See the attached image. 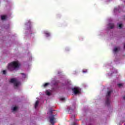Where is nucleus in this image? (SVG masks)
I'll return each instance as SVG.
<instances>
[{"instance_id": "1", "label": "nucleus", "mask_w": 125, "mask_h": 125, "mask_svg": "<svg viewBox=\"0 0 125 125\" xmlns=\"http://www.w3.org/2000/svg\"><path fill=\"white\" fill-rule=\"evenodd\" d=\"M20 63L18 61H14L8 63L7 66V69L8 71L10 72H13V71H15L16 69H18L20 67Z\"/></svg>"}, {"instance_id": "2", "label": "nucleus", "mask_w": 125, "mask_h": 125, "mask_svg": "<svg viewBox=\"0 0 125 125\" xmlns=\"http://www.w3.org/2000/svg\"><path fill=\"white\" fill-rule=\"evenodd\" d=\"M10 83H14V86L15 87H18V85L20 84V82L18 81L16 79L13 78L10 80Z\"/></svg>"}, {"instance_id": "3", "label": "nucleus", "mask_w": 125, "mask_h": 125, "mask_svg": "<svg viewBox=\"0 0 125 125\" xmlns=\"http://www.w3.org/2000/svg\"><path fill=\"white\" fill-rule=\"evenodd\" d=\"M112 92H113V91H108L106 95V100L105 101V104L106 105H107V106L110 105V96H111V93H112Z\"/></svg>"}, {"instance_id": "4", "label": "nucleus", "mask_w": 125, "mask_h": 125, "mask_svg": "<svg viewBox=\"0 0 125 125\" xmlns=\"http://www.w3.org/2000/svg\"><path fill=\"white\" fill-rule=\"evenodd\" d=\"M49 122L52 125H54L55 124V121L56 119L55 118V115H51L49 116Z\"/></svg>"}, {"instance_id": "5", "label": "nucleus", "mask_w": 125, "mask_h": 125, "mask_svg": "<svg viewBox=\"0 0 125 125\" xmlns=\"http://www.w3.org/2000/svg\"><path fill=\"white\" fill-rule=\"evenodd\" d=\"M72 90L74 93V94H79L81 93V88L79 87H74L72 88Z\"/></svg>"}, {"instance_id": "6", "label": "nucleus", "mask_w": 125, "mask_h": 125, "mask_svg": "<svg viewBox=\"0 0 125 125\" xmlns=\"http://www.w3.org/2000/svg\"><path fill=\"white\" fill-rule=\"evenodd\" d=\"M26 26L28 28V30L31 29V21H28V23H26Z\"/></svg>"}, {"instance_id": "7", "label": "nucleus", "mask_w": 125, "mask_h": 125, "mask_svg": "<svg viewBox=\"0 0 125 125\" xmlns=\"http://www.w3.org/2000/svg\"><path fill=\"white\" fill-rule=\"evenodd\" d=\"M108 27L110 28V29H113V28L115 27V24L114 23H109Z\"/></svg>"}, {"instance_id": "8", "label": "nucleus", "mask_w": 125, "mask_h": 125, "mask_svg": "<svg viewBox=\"0 0 125 125\" xmlns=\"http://www.w3.org/2000/svg\"><path fill=\"white\" fill-rule=\"evenodd\" d=\"M44 34L46 35V37H49L50 36V33L47 31H45Z\"/></svg>"}, {"instance_id": "9", "label": "nucleus", "mask_w": 125, "mask_h": 125, "mask_svg": "<svg viewBox=\"0 0 125 125\" xmlns=\"http://www.w3.org/2000/svg\"><path fill=\"white\" fill-rule=\"evenodd\" d=\"M38 105H39V101H37L35 104V108H37V107H38Z\"/></svg>"}, {"instance_id": "10", "label": "nucleus", "mask_w": 125, "mask_h": 125, "mask_svg": "<svg viewBox=\"0 0 125 125\" xmlns=\"http://www.w3.org/2000/svg\"><path fill=\"white\" fill-rule=\"evenodd\" d=\"M6 18V16H2L1 17V20H5Z\"/></svg>"}, {"instance_id": "11", "label": "nucleus", "mask_w": 125, "mask_h": 125, "mask_svg": "<svg viewBox=\"0 0 125 125\" xmlns=\"http://www.w3.org/2000/svg\"><path fill=\"white\" fill-rule=\"evenodd\" d=\"M119 49L118 48L115 47L114 49L113 50L114 52H117L118 51Z\"/></svg>"}, {"instance_id": "12", "label": "nucleus", "mask_w": 125, "mask_h": 125, "mask_svg": "<svg viewBox=\"0 0 125 125\" xmlns=\"http://www.w3.org/2000/svg\"><path fill=\"white\" fill-rule=\"evenodd\" d=\"M17 109H18V107H17V106H15L12 110V111H16Z\"/></svg>"}, {"instance_id": "13", "label": "nucleus", "mask_w": 125, "mask_h": 125, "mask_svg": "<svg viewBox=\"0 0 125 125\" xmlns=\"http://www.w3.org/2000/svg\"><path fill=\"white\" fill-rule=\"evenodd\" d=\"M53 111V110H52V109H50L49 110V113L50 114V116H51V115H53L52 114V112Z\"/></svg>"}, {"instance_id": "14", "label": "nucleus", "mask_w": 125, "mask_h": 125, "mask_svg": "<svg viewBox=\"0 0 125 125\" xmlns=\"http://www.w3.org/2000/svg\"><path fill=\"white\" fill-rule=\"evenodd\" d=\"M49 85V83H45V84H43V86L44 87H46V86H47V85Z\"/></svg>"}, {"instance_id": "15", "label": "nucleus", "mask_w": 125, "mask_h": 125, "mask_svg": "<svg viewBox=\"0 0 125 125\" xmlns=\"http://www.w3.org/2000/svg\"><path fill=\"white\" fill-rule=\"evenodd\" d=\"M119 27L120 28V29H122V28L123 27V24H118Z\"/></svg>"}, {"instance_id": "16", "label": "nucleus", "mask_w": 125, "mask_h": 125, "mask_svg": "<svg viewBox=\"0 0 125 125\" xmlns=\"http://www.w3.org/2000/svg\"><path fill=\"white\" fill-rule=\"evenodd\" d=\"M46 95H48V96L50 95V92H49L48 91H46Z\"/></svg>"}, {"instance_id": "17", "label": "nucleus", "mask_w": 125, "mask_h": 125, "mask_svg": "<svg viewBox=\"0 0 125 125\" xmlns=\"http://www.w3.org/2000/svg\"><path fill=\"white\" fill-rule=\"evenodd\" d=\"M60 100L61 101H65V98H61Z\"/></svg>"}, {"instance_id": "18", "label": "nucleus", "mask_w": 125, "mask_h": 125, "mask_svg": "<svg viewBox=\"0 0 125 125\" xmlns=\"http://www.w3.org/2000/svg\"><path fill=\"white\" fill-rule=\"evenodd\" d=\"M21 74L22 75L23 78H26V75L25 74V73H21Z\"/></svg>"}, {"instance_id": "19", "label": "nucleus", "mask_w": 125, "mask_h": 125, "mask_svg": "<svg viewBox=\"0 0 125 125\" xmlns=\"http://www.w3.org/2000/svg\"><path fill=\"white\" fill-rule=\"evenodd\" d=\"M118 86H119V87H121V86H123V84L122 83H119L118 84Z\"/></svg>"}, {"instance_id": "20", "label": "nucleus", "mask_w": 125, "mask_h": 125, "mask_svg": "<svg viewBox=\"0 0 125 125\" xmlns=\"http://www.w3.org/2000/svg\"><path fill=\"white\" fill-rule=\"evenodd\" d=\"M3 75H5V74H6V70H3Z\"/></svg>"}, {"instance_id": "21", "label": "nucleus", "mask_w": 125, "mask_h": 125, "mask_svg": "<svg viewBox=\"0 0 125 125\" xmlns=\"http://www.w3.org/2000/svg\"><path fill=\"white\" fill-rule=\"evenodd\" d=\"M86 72H87V70L86 69L83 70V73H86Z\"/></svg>"}, {"instance_id": "22", "label": "nucleus", "mask_w": 125, "mask_h": 125, "mask_svg": "<svg viewBox=\"0 0 125 125\" xmlns=\"http://www.w3.org/2000/svg\"><path fill=\"white\" fill-rule=\"evenodd\" d=\"M72 125H77V123L74 122V123H73Z\"/></svg>"}, {"instance_id": "23", "label": "nucleus", "mask_w": 125, "mask_h": 125, "mask_svg": "<svg viewBox=\"0 0 125 125\" xmlns=\"http://www.w3.org/2000/svg\"><path fill=\"white\" fill-rule=\"evenodd\" d=\"M123 99L124 100H125V96H123Z\"/></svg>"}, {"instance_id": "24", "label": "nucleus", "mask_w": 125, "mask_h": 125, "mask_svg": "<svg viewBox=\"0 0 125 125\" xmlns=\"http://www.w3.org/2000/svg\"><path fill=\"white\" fill-rule=\"evenodd\" d=\"M71 110H72L71 108L69 109V111H71Z\"/></svg>"}, {"instance_id": "25", "label": "nucleus", "mask_w": 125, "mask_h": 125, "mask_svg": "<svg viewBox=\"0 0 125 125\" xmlns=\"http://www.w3.org/2000/svg\"><path fill=\"white\" fill-rule=\"evenodd\" d=\"M73 118H75V116H73Z\"/></svg>"}]
</instances>
